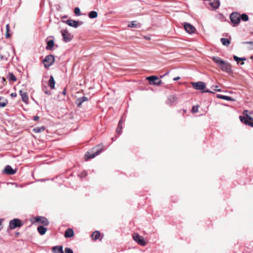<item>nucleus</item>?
Returning a JSON list of instances; mask_svg holds the SVG:
<instances>
[{
    "instance_id": "1",
    "label": "nucleus",
    "mask_w": 253,
    "mask_h": 253,
    "mask_svg": "<svg viewBox=\"0 0 253 253\" xmlns=\"http://www.w3.org/2000/svg\"><path fill=\"white\" fill-rule=\"evenodd\" d=\"M212 59L222 71L227 73L232 72L231 65L229 62L222 60L217 56H213Z\"/></svg>"
},
{
    "instance_id": "2",
    "label": "nucleus",
    "mask_w": 253,
    "mask_h": 253,
    "mask_svg": "<svg viewBox=\"0 0 253 253\" xmlns=\"http://www.w3.org/2000/svg\"><path fill=\"white\" fill-rule=\"evenodd\" d=\"M248 110H245L243 112L244 116H240V120L241 122L246 125L253 127V119L249 116Z\"/></svg>"
},
{
    "instance_id": "3",
    "label": "nucleus",
    "mask_w": 253,
    "mask_h": 253,
    "mask_svg": "<svg viewBox=\"0 0 253 253\" xmlns=\"http://www.w3.org/2000/svg\"><path fill=\"white\" fill-rule=\"evenodd\" d=\"M23 224L21 220L18 218H14L9 221V228L10 229H14L16 228L21 227Z\"/></svg>"
},
{
    "instance_id": "4",
    "label": "nucleus",
    "mask_w": 253,
    "mask_h": 253,
    "mask_svg": "<svg viewBox=\"0 0 253 253\" xmlns=\"http://www.w3.org/2000/svg\"><path fill=\"white\" fill-rule=\"evenodd\" d=\"M99 147V149L97 150L93 154H91L90 152H87L85 155V159L87 160L90 159L94 158L95 157L99 155L103 150V146L102 144H99L97 146Z\"/></svg>"
},
{
    "instance_id": "5",
    "label": "nucleus",
    "mask_w": 253,
    "mask_h": 253,
    "mask_svg": "<svg viewBox=\"0 0 253 253\" xmlns=\"http://www.w3.org/2000/svg\"><path fill=\"white\" fill-rule=\"evenodd\" d=\"M146 80L149 81L150 85H159L162 83V81L155 76L148 77L146 78Z\"/></svg>"
},
{
    "instance_id": "6",
    "label": "nucleus",
    "mask_w": 253,
    "mask_h": 253,
    "mask_svg": "<svg viewBox=\"0 0 253 253\" xmlns=\"http://www.w3.org/2000/svg\"><path fill=\"white\" fill-rule=\"evenodd\" d=\"M55 60L54 56L52 55H48L45 57L44 59L43 60L44 67L48 68L51 66L54 63Z\"/></svg>"
},
{
    "instance_id": "7",
    "label": "nucleus",
    "mask_w": 253,
    "mask_h": 253,
    "mask_svg": "<svg viewBox=\"0 0 253 253\" xmlns=\"http://www.w3.org/2000/svg\"><path fill=\"white\" fill-rule=\"evenodd\" d=\"M231 22L234 26H237L240 22V15L237 12H233L230 16Z\"/></svg>"
},
{
    "instance_id": "8",
    "label": "nucleus",
    "mask_w": 253,
    "mask_h": 253,
    "mask_svg": "<svg viewBox=\"0 0 253 253\" xmlns=\"http://www.w3.org/2000/svg\"><path fill=\"white\" fill-rule=\"evenodd\" d=\"M191 84L194 89L199 90H204L206 86V84L203 82H193Z\"/></svg>"
},
{
    "instance_id": "9",
    "label": "nucleus",
    "mask_w": 253,
    "mask_h": 253,
    "mask_svg": "<svg viewBox=\"0 0 253 253\" xmlns=\"http://www.w3.org/2000/svg\"><path fill=\"white\" fill-rule=\"evenodd\" d=\"M62 35L63 36L64 41L66 42H70L72 39V36L71 34L66 30L62 31Z\"/></svg>"
},
{
    "instance_id": "10",
    "label": "nucleus",
    "mask_w": 253,
    "mask_h": 253,
    "mask_svg": "<svg viewBox=\"0 0 253 253\" xmlns=\"http://www.w3.org/2000/svg\"><path fill=\"white\" fill-rule=\"evenodd\" d=\"M184 27L186 31L189 34H193L195 32V28L189 23H185Z\"/></svg>"
},
{
    "instance_id": "11",
    "label": "nucleus",
    "mask_w": 253,
    "mask_h": 253,
    "mask_svg": "<svg viewBox=\"0 0 253 253\" xmlns=\"http://www.w3.org/2000/svg\"><path fill=\"white\" fill-rule=\"evenodd\" d=\"M177 98L174 95H169L167 100V104L169 105H173L177 102Z\"/></svg>"
},
{
    "instance_id": "12",
    "label": "nucleus",
    "mask_w": 253,
    "mask_h": 253,
    "mask_svg": "<svg viewBox=\"0 0 253 253\" xmlns=\"http://www.w3.org/2000/svg\"><path fill=\"white\" fill-rule=\"evenodd\" d=\"M35 220L36 222H40L44 226H46L49 224L48 220L44 217L37 216L35 218Z\"/></svg>"
},
{
    "instance_id": "13",
    "label": "nucleus",
    "mask_w": 253,
    "mask_h": 253,
    "mask_svg": "<svg viewBox=\"0 0 253 253\" xmlns=\"http://www.w3.org/2000/svg\"><path fill=\"white\" fill-rule=\"evenodd\" d=\"M66 23L69 26H70L71 27H74V28H77V27H78V26L82 24V22H81L80 24L78 21H75V20H71V19L67 20L66 21Z\"/></svg>"
},
{
    "instance_id": "14",
    "label": "nucleus",
    "mask_w": 253,
    "mask_h": 253,
    "mask_svg": "<svg viewBox=\"0 0 253 253\" xmlns=\"http://www.w3.org/2000/svg\"><path fill=\"white\" fill-rule=\"evenodd\" d=\"M209 5L211 7L212 9L214 10L219 6L220 1L219 0H210Z\"/></svg>"
},
{
    "instance_id": "15",
    "label": "nucleus",
    "mask_w": 253,
    "mask_h": 253,
    "mask_svg": "<svg viewBox=\"0 0 253 253\" xmlns=\"http://www.w3.org/2000/svg\"><path fill=\"white\" fill-rule=\"evenodd\" d=\"M20 94L21 96L22 101L25 103H28L29 97L27 93L26 92H24L22 90L19 91Z\"/></svg>"
},
{
    "instance_id": "16",
    "label": "nucleus",
    "mask_w": 253,
    "mask_h": 253,
    "mask_svg": "<svg viewBox=\"0 0 253 253\" xmlns=\"http://www.w3.org/2000/svg\"><path fill=\"white\" fill-rule=\"evenodd\" d=\"M4 172L7 174H14L16 172V170L13 169L11 166L7 165L5 167L4 169Z\"/></svg>"
},
{
    "instance_id": "17",
    "label": "nucleus",
    "mask_w": 253,
    "mask_h": 253,
    "mask_svg": "<svg viewBox=\"0 0 253 253\" xmlns=\"http://www.w3.org/2000/svg\"><path fill=\"white\" fill-rule=\"evenodd\" d=\"M52 251L54 253H64L63 247L62 246H54L52 249Z\"/></svg>"
},
{
    "instance_id": "18",
    "label": "nucleus",
    "mask_w": 253,
    "mask_h": 253,
    "mask_svg": "<svg viewBox=\"0 0 253 253\" xmlns=\"http://www.w3.org/2000/svg\"><path fill=\"white\" fill-rule=\"evenodd\" d=\"M132 237L134 240H135L139 245H142V239H141V237L137 233H134Z\"/></svg>"
},
{
    "instance_id": "19",
    "label": "nucleus",
    "mask_w": 253,
    "mask_h": 253,
    "mask_svg": "<svg viewBox=\"0 0 253 253\" xmlns=\"http://www.w3.org/2000/svg\"><path fill=\"white\" fill-rule=\"evenodd\" d=\"M88 98L86 97L83 96L77 99L76 103L78 107H81L83 102L87 101Z\"/></svg>"
},
{
    "instance_id": "20",
    "label": "nucleus",
    "mask_w": 253,
    "mask_h": 253,
    "mask_svg": "<svg viewBox=\"0 0 253 253\" xmlns=\"http://www.w3.org/2000/svg\"><path fill=\"white\" fill-rule=\"evenodd\" d=\"M74 231L72 229L69 228L65 231V237L66 238H71L74 236Z\"/></svg>"
},
{
    "instance_id": "21",
    "label": "nucleus",
    "mask_w": 253,
    "mask_h": 253,
    "mask_svg": "<svg viewBox=\"0 0 253 253\" xmlns=\"http://www.w3.org/2000/svg\"><path fill=\"white\" fill-rule=\"evenodd\" d=\"M55 81L52 76H50V78L48 81V85L51 89H54L55 87Z\"/></svg>"
},
{
    "instance_id": "22",
    "label": "nucleus",
    "mask_w": 253,
    "mask_h": 253,
    "mask_svg": "<svg viewBox=\"0 0 253 253\" xmlns=\"http://www.w3.org/2000/svg\"><path fill=\"white\" fill-rule=\"evenodd\" d=\"M47 231V228L42 226H40L38 227V231L39 233L42 235H44Z\"/></svg>"
},
{
    "instance_id": "23",
    "label": "nucleus",
    "mask_w": 253,
    "mask_h": 253,
    "mask_svg": "<svg viewBox=\"0 0 253 253\" xmlns=\"http://www.w3.org/2000/svg\"><path fill=\"white\" fill-rule=\"evenodd\" d=\"M54 45L53 40H49L47 42L46 50H51Z\"/></svg>"
},
{
    "instance_id": "24",
    "label": "nucleus",
    "mask_w": 253,
    "mask_h": 253,
    "mask_svg": "<svg viewBox=\"0 0 253 253\" xmlns=\"http://www.w3.org/2000/svg\"><path fill=\"white\" fill-rule=\"evenodd\" d=\"M100 236V232L98 231H94L91 234V238H92L93 240H96L99 239Z\"/></svg>"
},
{
    "instance_id": "25",
    "label": "nucleus",
    "mask_w": 253,
    "mask_h": 253,
    "mask_svg": "<svg viewBox=\"0 0 253 253\" xmlns=\"http://www.w3.org/2000/svg\"><path fill=\"white\" fill-rule=\"evenodd\" d=\"M217 97L218 98L226 100H229V101L233 100V99L230 96L223 95H221V94H217Z\"/></svg>"
},
{
    "instance_id": "26",
    "label": "nucleus",
    "mask_w": 253,
    "mask_h": 253,
    "mask_svg": "<svg viewBox=\"0 0 253 253\" xmlns=\"http://www.w3.org/2000/svg\"><path fill=\"white\" fill-rule=\"evenodd\" d=\"M7 104V101L3 97H0V107H4Z\"/></svg>"
},
{
    "instance_id": "27",
    "label": "nucleus",
    "mask_w": 253,
    "mask_h": 253,
    "mask_svg": "<svg viewBox=\"0 0 253 253\" xmlns=\"http://www.w3.org/2000/svg\"><path fill=\"white\" fill-rule=\"evenodd\" d=\"M44 130H45L44 126L35 127L33 129V131L35 133H40V132H42Z\"/></svg>"
},
{
    "instance_id": "28",
    "label": "nucleus",
    "mask_w": 253,
    "mask_h": 253,
    "mask_svg": "<svg viewBox=\"0 0 253 253\" xmlns=\"http://www.w3.org/2000/svg\"><path fill=\"white\" fill-rule=\"evenodd\" d=\"M220 41L222 44L225 46H228L230 43V42L228 39L221 38Z\"/></svg>"
},
{
    "instance_id": "29",
    "label": "nucleus",
    "mask_w": 253,
    "mask_h": 253,
    "mask_svg": "<svg viewBox=\"0 0 253 253\" xmlns=\"http://www.w3.org/2000/svg\"><path fill=\"white\" fill-rule=\"evenodd\" d=\"M98 14L97 12L95 11H92L90 12L88 14V16L90 18L93 19L97 17Z\"/></svg>"
},
{
    "instance_id": "30",
    "label": "nucleus",
    "mask_w": 253,
    "mask_h": 253,
    "mask_svg": "<svg viewBox=\"0 0 253 253\" xmlns=\"http://www.w3.org/2000/svg\"><path fill=\"white\" fill-rule=\"evenodd\" d=\"M122 124H123V121L122 120H120L119 122L118 127L116 129V132L118 133H120L121 131V129L122 128Z\"/></svg>"
},
{
    "instance_id": "31",
    "label": "nucleus",
    "mask_w": 253,
    "mask_h": 253,
    "mask_svg": "<svg viewBox=\"0 0 253 253\" xmlns=\"http://www.w3.org/2000/svg\"><path fill=\"white\" fill-rule=\"evenodd\" d=\"M247 21L249 20L248 16L246 14H242L240 15V20Z\"/></svg>"
},
{
    "instance_id": "32",
    "label": "nucleus",
    "mask_w": 253,
    "mask_h": 253,
    "mask_svg": "<svg viewBox=\"0 0 253 253\" xmlns=\"http://www.w3.org/2000/svg\"><path fill=\"white\" fill-rule=\"evenodd\" d=\"M9 24H7L6 25V33H5V37L6 38H9L10 37V34H9Z\"/></svg>"
},
{
    "instance_id": "33",
    "label": "nucleus",
    "mask_w": 253,
    "mask_h": 253,
    "mask_svg": "<svg viewBox=\"0 0 253 253\" xmlns=\"http://www.w3.org/2000/svg\"><path fill=\"white\" fill-rule=\"evenodd\" d=\"M233 58H234V59L237 63H239V61H244V60H246V59L245 58H240V57H237V56H235V55H234L233 56Z\"/></svg>"
},
{
    "instance_id": "34",
    "label": "nucleus",
    "mask_w": 253,
    "mask_h": 253,
    "mask_svg": "<svg viewBox=\"0 0 253 253\" xmlns=\"http://www.w3.org/2000/svg\"><path fill=\"white\" fill-rule=\"evenodd\" d=\"M8 77L10 80L15 81L16 80L15 76L12 73H9L8 74Z\"/></svg>"
},
{
    "instance_id": "35",
    "label": "nucleus",
    "mask_w": 253,
    "mask_h": 253,
    "mask_svg": "<svg viewBox=\"0 0 253 253\" xmlns=\"http://www.w3.org/2000/svg\"><path fill=\"white\" fill-rule=\"evenodd\" d=\"M129 27H137V24L136 21H132L129 25Z\"/></svg>"
},
{
    "instance_id": "36",
    "label": "nucleus",
    "mask_w": 253,
    "mask_h": 253,
    "mask_svg": "<svg viewBox=\"0 0 253 253\" xmlns=\"http://www.w3.org/2000/svg\"><path fill=\"white\" fill-rule=\"evenodd\" d=\"M74 12L78 15H80V9L79 7H76L75 8Z\"/></svg>"
},
{
    "instance_id": "37",
    "label": "nucleus",
    "mask_w": 253,
    "mask_h": 253,
    "mask_svg": "<svg viewBox=\"0 0 253 253\" xmlns=\"http://www.w3.org/2000/svg\"><path fill=\"white\" fill-rule=\"evenodd\" d=\"M65 253H73V252L71 249L66 248L65 249Z\"/></svg>"
},
{
    "instance_id": "38",
    "label": "nucleus",
    "mask_w": 253,
    "mask_h": 253,
    "mask_svg": "<svg viewBox=\"0 0 253 253\" xmlns=\"http://www.w3.org/2000/svg\"><path fill=\"white\" fill-rule=\"evenodd\" d=\"M198 111V106H194L192 109L193 113H197Z\"/></svg>"
},
{
    "instance_id": "39",
    "label": "nucleus",
    "mask_w": 253,
    "mask_h": 253,
    "mask_svg": "<svg viewBox=\"0 0 253 253\" xmlns=\"http://www.w3.org/2000/svg\"><path fill=\"white\" fill-rule=\"evenodd\" d=\"M86 175H87V173H86V171H84L82 172L80 174V176L81 177H84L86 176Z\"/></svg>"
},
{
    "instance_id": "40",
    "label": "nucleus",
    "mask_w": 253,
    "mask_h": 253,
    "mask_svg": "<svg viewBox=\"0 0 253 253\" xmlns=\"http://www.w3.org/2000/svg\"><path fill=\"white\" fill-rule=\"evenodd\" d=\"M0 59L1 60H5L6 61L7 60V58L5 56L2 55H0Z\"/></svg>"
},
{
    "instance_id": "41",
    "label": "nucleus",
    "mask_w": 253,
    "mask_h": 253,
    "mask_svg": "<svg viewBox=\"0 0 253 253\" xmlns=\"http://www.w3.org/2000/svg\"><path fill=\"white\" fill-rule=\"evenodd\" d=\"M215 88L214 89V90L220 92L221 91V90L220 89L218 88V86L217 85H215V86H213Z\"/></svg>"
},
{
    "instance_id": "42",
    "label": "nucleus",
    "mask_w": 253,
    "mask_h": 253,
    "mask_svg": "<svg viewBox=\"0 0 253 253\" xmlns=\"http://www.w3.org/2000/svg\"><path fill=\"white\" fill-rule=\"evenodd\" d=\"M39 118H40L39 117H38L37 116H35V117H34V121H38V120H39Z\"/></svg>"
},
{
    "instance_id": "43",
    "label": "nucleus",
    "mask_w": 253,
    "mask_h": 253,
    "mask_svg": "<svg viewBox=\"0 0 253 253\" xmlns=\"http://www.w3.org/2000/svg\"><path fill=\"white\" fill-rule=\"evenodd\" d=\"M2 219H0V230L2 229V225H1V223H2Z\"/></svg>"
},
{
    "instance_id": "44",
    "label": "nucleus",
    "mask_w": 253,
    "mask_h": 253,
    "mask_svg": "<svg viewBox=\"0 0 253 253\" xmlns=\"http://www.w3.org/2000/svg\"><path fill=\"white\" fill-rule=\"evenodd\" d=\"M204 92H209V93H214L213 92H212L209 89H207V90H205Z\"/></svg>"
},
{
    "instance_id": "45",
    "label": "nucleus",
    "mask_w": 253,
    "mask_h": 253,
    "mask_svg": "<svg viewBox=\"0 0 253 253\" xmlns=\"http://www.w3.org/2000/svg\"><path fill=\"white\" fill-rule=\"evenodd\" d=\"M143 38L147 40H149L150 39V38L148 36L143 37Z\"/></svg>"
},
{
    "instance_id": "46",
    "label": "nucleus",
    "mask_w": 253,
    "mask_h": 253,
    "mask_svg": "<svg viewBox=\"0 0 253 253\" xmlns=\"http://www.w3.org/2000/svg\"><path fill=\"white\" fill-rule=\"evenodd\" d=\"M244 43L251 44L253 45V42H244Z\"/></svg>"
},
{
    "instance_id": "47",
    "label": "nucleus",
    "mask_w": 253,
    "mask_h": 253,
    "mask_svg": "<svg viewBox=\"0 0 253 253\" xmlns=\"http://www.w3.org/2000/svg\"><path fill=\"white\" fill-rule=\"evenodd\" d=\"M11 96L12 97H15V96H16V93H12L11 94Z\"/></svg>"
},
{
    "instance_id": "48",
    "label": "nucleus",
    "mask_w": 253,
    "mask_h": 253,
    "mask_svg": "<svg viewBox=\"0 0 253 253\" xmlns=\"http://www.w3.org/2000/svg\"><path fill=\"white\" fill-rule=\"evenodd\" d=\"M179 79H180V77H175L173 79V80L174 81H177Z\"/></svg>"
},
{
    "instance_id": "49",
    "label": "nucleus",
    "mask_w": 253,
    "mask_h": 253,
    "mask_svg": "<svg viewBox=\"0 0 253 253\" xmlns=\"http://www.w3.org/2000/svg\"><path fill=\"white\" fill-rule=\"evenodd\" d=\"M45 93L46 94H50V91H45Z\"/></svg>"
},
{
    "instance_id": "50",
    "label": "nucleus",
    "mask_w": 253,
    "mask_h": 253,
    "mask_svg": "<svg viewBox=\"0 0 253 253\" xmlns=\"http://www.w3.org/2000/svg\"><path fill=\"white\" fill-rule=\"evenodd\" d=\"M62 93H63V94L64 95H65V94H66V90H65V89H64V90L63 91V92H62Z\"/></svg>"
},
{
    "instance_id": "51",
    "label": "nucleus",
    "mask_w": 253,
    "mask_h": 253,
    "mask_svg": "<svg viewBox=\"0 0 253 253\" xmlns=\"http://www.w3.org/2000/svg\"><path fill=\"white\" fill-rule=\"evenodd\" d=\"M145 242H144V241L143 240V246H144V245H145Z\"/></svg>"
},
{
    "instance_id": "52",
    "label": "nucleus",
    "mask_w": 253,
    "mask_h": 253,
    "mask_svg": "<svg viewBox=\"0 0 253 253\" xmlns=\"http://www.w3.org/2000/svg\"><path fill=\"white\" fill-rule=\"evenodd\" d=\"M168 74V72L166 73L164 76H165L166 75Z\"/></svg>"
}]
</instances>
